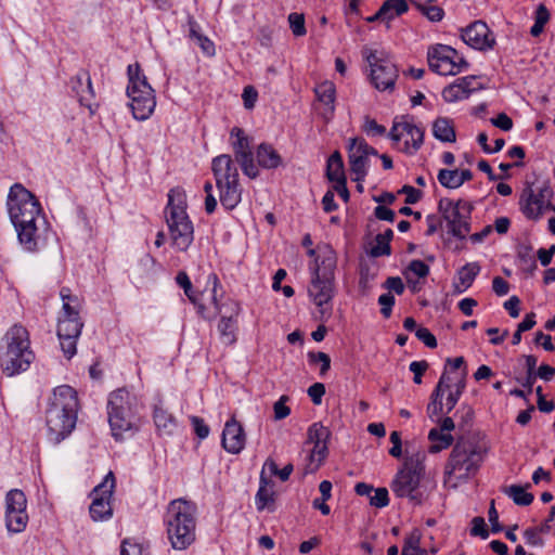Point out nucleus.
Wrapping results in <instances>:
<instances>
[{
    "label": "nucleus",
    "mask_w": 555,
    "mask_h": 555,
    "mask_svg": "<svg viewBox=\"0 0 555 555\" xmlns=\"http://www.w3.org/2000/svg\"><path fill=\"white\" fill-rule=\"evenodd\" d=\"M77 406V392L73 387L62 385L54 389L53 400L46 412L49 438L54 443H60L75 428Z\"/></svg>",
    "instance_id": "obj_1"
},
{
    "label": "nucleus",
    "mask_w": 555,
    "mask_h": 555,
    "mask_svg": "<svg viewBox=\"0 0 555 555\" xmlns=\"http://www.w3.org/2000/svg\"><path fill=\"white\" fill-rule=\"evenodd\" d=\"M336 262L335 253L327 248L323 257H317L314 263L310 266L311 282L308 294L319 308L321 320H327L332 314L330 304L335 296Z\"/></svg>",
    "instance_id": "obj_2"
},
{
    "label": "nucleus",
    "mask_w": 555,
    "mask_h": 555,
    "mask_svg": "<svg viewBox=\"0 0 555 555\" xmlns=\"http://www.w3.org/2000/svg\"><path fill=\"white\" fill-rule=\"evenodd\" d=\"M195 505L182 499L169 503L165 514L168 539L175 550H186L196 538Z\"/></svg>",
    "instance_id": "obj_3"
},
{
    "label": "nucleus",
    "mask_w": 555,
    "mask_h": 555,
    "mask_svg": "<svg viewBox=\"0 0 555 555\" xmlns=\"http://www.w3.org/2000/svg\"><path fill=\"white\" fill-rule=\"evenodd\" d=\"M165 214L172 245L178 250L185 251L193 243L194 228L186 214V195L182 189L175 188L169 191Z\"/></svg>",
    "instance_id": "obj_4"
},
{
    "label": "nucleus",
    "mask_w": 555,
    "mask_h": 555,
    "mask_svg": "<svg viewBox=\"0 0 555 555\" xmlns=\"http://www.w3.org/2000/svg\"><path fill=\"white\" fill-rule=\"evenodd\" d=\"M7 352L2 361L3 373L11 377L25 372L35 360L30 349L28 331L20 325H13L5 334Z\"/></svg>",
    "instance_id": "obj_5"
},
{
    "label": "nucleus",
    "mask_w": 555,
    "mask_h": 555,
    "mask_svg": "<svg viewBox=\"0 0 555 555\" xmlns=\"http://www.w3.org/2000/svg\"><path fill=\"white\" fill-rule=\"evenodd\" d=\"M135 398L125 388L111 392L107 402L108 423L116 440L124 439L125 433L131 435L138 430V417L134 412Z\"/></svg>",
    "instance_id": "obj_6"
},
{
    "label": "nucleus",
    "mask_w": 555,
    "mask_h": 555,
    "mask_svg": "<svg viewBox=\"0 0 555 555\" xmlns=\"http://www.w3.org/2000/svg\"><path fill=\"white\" fill-rule=\"evenodd\" d=\"M425 455L421 453L409 456L391 481L390 488L398 498H408L412 503L421 505L425 500L420 491L421 480L425 475Z\"/></svg>",
    "instance_id": "obj_7"
},
{
    "label": "nucleus",
    "mask_w": 555,
    "mask_h": 555,
    "mask_svg": "<svg viewBox=\"0 0 555 555\" xmlns=\"http://www.w3.org/2000/svg\"><path fill=\"white\" fill-rule=\"evenodd\" d=\"M129 83L127 95L130 98L132 115L138 120L147 119L156 106L154 89L142 74L138 63L130 64L127 69Z\"/></svg>",
    "instance_id": "obj_8"
},
{
    "label": "nucleus",
    "mask_w": 555,
    "mask_h": 555,
    "mask_svg": "<svg viewBox=\"0 0 555 555\" xmlns=\"http://www.w3.org/2000/svg\"><path fill=\"white\" fill-rule=\"evenodd\" d=\"M208 283H212V295L211 300L215 305V308L221 314V320L218 324V331L220 333V338L223 344L232 345L235 343V324L236 317L240 313V305L236 301H230L225 305H220L218 301L217 287L219 286V279L215 273L209 274Z\"/></svg>",
    "instance_id": "obj_9"
},
{
    "label": "nucleus",
    "mask_w": 555,
    "mask_h": 555,
    "mask_svg": "<svg viewBox=\"0 0 555 555\" xmlns=\"http://www.w3.org/2000/svg\"><path fill=\"white\" fill-rule=\"evenodd\" d=\"M115 488V477L109 472L104 480L98 485L90 496L92 498L89 513L94 521H103L109 519L113 515V508L111 505V499Z\"/></svg>",
    "instance_id": "obj_10"
},
{
    "label": "nucleus",
    "mask_w": 555,
    "mask_h": 555,
    "mask_svg": "<svg viewBox=\"0 0 555 555\" xmlns=\"http://www.w3.org/2000/svg\"><path fill=\"white\" fill-rule=\"evenodd\" d=\"M477 455L475 448H468L461 442L455 443L446 464L444 475L450 477L459 473V478H467L478 469L479 465L475 460Z\"/></svg>",
    "instance_id": "obj_11"
},
{
    "label": "nucleus",
    "mask_w": 555,
    "mask_h": 555,
    "mask_svg": "<svg viewBox=\"0 0 555 555\" xmlns=\"http://www.w3.org/2000/svg\"><path fill=\"white\" fill-rule=\"evenodd\" d=\"M230 134L231 139L235 138L231 142V145L236 163L240 164L244 175L250 179H256L259 176V170L254 160L249 138L245 134L244 130L238 127L232 128Z\"/></svg>",
    "instance_id": "obj_12"
},
{
    "label": "nucleus",
    "mask_w": 555,
    "mask_h": 555,
    "mask_svg": "<svg viewBox=\"0 0 555 555\" xmlns=\"http://www.w3.org/2000/svg\"><path fill=\"white\" fill-rule=\"evenodd\" d=\"M41 205L33 210L25 209V214L18 217V222H12L17 233V240L23 248L27 251H36L38 249V227L37 220L41 214Z\"/></svg>",
    "instance_id": "obj_13"
},
{
    "label": "nucleus",
    "mask_w": 555,
    "mask_h": 555,
    "mask_svg": "<svg viewBox=\"0 0 555 555\" xmlns=\"http://www.w3.org/2000/svg\"><path fill=\"white\" fill-rule=\"evenodd\" d=\"M457 51L446 44L437 43L430 46L427 51V62L429 69L442 76L456 75L459 68L455 67Z\"/></svg>",
    "instance_id": "obj_14"
},
{
    "label": "nucleus",
    "mask_w": 555,
    "mask_h": 555,
    "mask_svg": "<svg viewBox=\"0 0 555 555\" xmlns=\"http://www.w3.org/2000/svg\"><path fill=\"white\" fill-rule=\"evenodd\" d=\"M39 205L40 203L36 196L21 183H15L11 186L7 199L11 222H18V217L25 214V209L33 210L35 207H39Z\"/></svg>",
    "instance_id": "obj_15"
},
{
    "label": "nucleus",
    "mask_w": 555,
    "mask_h": 555,
    "mask_svg": "<svg viewBox=\"0 0 555 555\" xmlns=\"http://www.w3.org/2000/svg\"><path fill=\"white\" fill-rule=\"evenodd\" d=\"M461 31L462 40L476 50L486 51L495 44L492 31L482 21H475Z\"/></svg>",
    "instance_id": "obj_16"
},
{
    "label": "nucleus",
    "mask_w": 555,
    "mask_h": 555,
    "mask_svg": "<svg viewBox=\"0 0 555 555\" xmlns=\"http://www.w3.org/2000/svg\"><path fill=\"white\" fill-rule=\"evenodd\" d=\"M525 196L526 205L521 207L524 215L529 219H539L544 212V203L553 196V190L548 182H544L537 194L531 189L525 190L521 199Z\"/></svg>",
    "instance_id": "obj_17"
},
{
    "label": "nucleus",
    "mask_w": 555,
    "mask_h": 555,
    "mask_svg": "<svg viewBox=\"0 0 555 555\" xmlns=\"http://www.w3.org/2000/svg\"><path fill=\"white\" fill-rule=\"evenodd\" d=\"M246 435L243 426L232 416L224 425L221 444L231 454H238L245 447Z\"/></svg>",
    "instance_id": "obj_18"
},
{
    "label": "nucleus",
    "mask_w": 555,
    "mask_h": 555,
    "mask_svg": "<svg viewBox=\"0 0 555 555\" xmlns=\"http://www.w3.org/2000/svg\"><path fill=\"white\" fill-rule=\"evenodd\" d=\"M211 170L216 184L221 185L225 182H238L237 167L229 154L216 156L211 162Z\"/></svg>",
    "instance_id": "obj_19"
},
{
    "label": "nucleus",
    "mask_w": 555,
    "mask_h": 555,
    "mask_svg": "<svg viewBox=\"0 0 555 555\" xmlns=\"http://www.w3.org/2000/svg\"><path fill=\"white\" fill-rule=\"evenodd\" d=\"M63 311L64 315L57 324V337L80 336L83 323L78 311L69 302H63Z\"/></svg>",
    "instance_id": "obj_20"
},
{
    "label": "nucleus",
    "mask_w": 555,
    "mask_h": 555,
    "mask_svg": "<svg viewBox=\"0 0 555 555\" xmlns=\"http://www.w3.org/2000/svg\"><path fill=\"white\" fill-rule=\"evenodd\" d=\"M398 78V69L390 61H382L378 67L371 70V80L378 90H391Z\"/></svg>",
    "instance_id": "obj_21"
},
{
    "label": "nucleus",
    "mask_w": 555,
    "mask_h": 555,
    "mask_svg": "<svg viewBox=\"0 0 555 555\" xmlns=\"http://www.w3.org/2000/svg\"><path fill=\"white\" fill-rule=\"evenodd\" d=\"M255 504L258 512L264 509L269 512L275 511L274 482L268 478L263 472L260 474L259 489L255 496Z\"/></svg>",
    "instance_id": "obj_22"
},
{
    "label": "nucleus",
    "mask_w": 555,
    "mask_h": 555,
    "mask_svg": "<svg viewBox=\"0 0 555 555\" xmlns=\"http://www.w3.org/2000/svg\"><path fill=\"white\" fill-rule=\"evenodd\" d=\"M356 141H358V138L350 139L348 157L350 170L356 175L354 180L360 182L363 181L367 175L369 157L365 153L361 152L360 144Z\"/></svg>",
    "instance_id": "obj_23"
},
{
    "label": "nucleus",
    "mask_w": 555,
    "mask_h": 555,
    "mask_svg": "<svg viewBox=\"0 0 555 555\" xmlns=\"http://www.w3.org/2000/svg\"><path fill=\"white\" fill-rule=\"evenodd\" d=\"M72 90L78 96L81 105L91 109V100L94 98V90L88 72L80 70L70 81Z\"/></svg>",
    "instance_id": "obj_24"
},
{
    "label": "nucleus",
    "mask_w": 555,
    "mask_h": 555,
    "mask_svg": "<svg viewBox=\"0 0 555 555\" xmlns=\"http://www.w3.org/2000/svg\"><path fill=\"white\" fill-rule=\"evenodd\" d=\"M408 10L409 5L405 0H386L374 15L366 17V22H389L393 20L396 16H400L406 13Z\"/></svg>",
    "instance_id": "obj_25"
},
{
    "label": "nucleus",
    "mask_w": 555,
    "mask_h": 555,
    "mask_svg": "<svg viewBox=\"0 0 555 555\" xmlns=\"http://www.w3.org/2000/svg\"><path fill=\"white\" fill-rule=\"evenodd\" d=\"M219 190V199L225 210H233L242 199V188L240 182H225L216 184Z\"/></svg>",
    "instance_id": "obj_26"
},
{
    "label": "nucleus",
    "mask_w": 555,
    "mask_h": 555,
    "mask_svg": "<svg viewBox=\"0 0 555 555\" xmlns=\"http://www.w3.org/2000/svg\"><path fill=\"white\" fill-rule=\"evenodd\" d=\"M257 163L266 169H275L282 164L281 155L269 143H261L256 151Z\"/></svg>",
    "instance_id": "obj_27"
},
{
    "label": "nucleus",
    "mask_w": 555,
    "mask_h": 555,
    "mask_svg": "<svg viewBox=\"0 0 555 555\" xmlns=\"http://www.w3.org/2000/svg\"><path fill=\"white\" fill-rule=\"evenodd\" d=\"M403 131L411 137L412 142L405 141L401 151L406 155H413L424 143V129L408 120V124H403Z\"/></svg>",
    "instance_id": "obj_28"
},
{
    "label": "nucleus",
    "mask_w": 555,
    "mask_h": 555,
    "mask_svg": "<svg viewBox=\"0 0 555 555\" xmlns=\"http://www.w3.org/2000/svg\"><path fill=\"white\" fill-rule=\"evenodd\" d=\"M433 135L441 142H455L456 133L452 120L447 117H438L433 124Z\"/></svg>",
    "instance_id": "obj_29"
},
{
    "label": "nucleus",
    "mask_w": 555,
    "mask_h": 555,
    "mask_svg": "<svg viewBox=\"0 0 555 555\" xmlns=\"http://www.w3.org/2000/svg\"><path fill=\"white\" fill-rule=\"evenodd\" d=\"M529 488H531V483H526L525 486L512 485L505 487L503 492L511 498L516 505L528 506L534 500L533 494L527 491Z\"/></svg>",
    "instance_id": "obj_30"
},
{
    "label": "nucleus",
    "mask_w": 555,
    "mask_h": 555,
    "mask_svg": "<svg viewBox=\"0 0 555 555\" xmlns=\"http://www.w3.org/2000/svg\"><path fill=\"white\" fill-rule=\"evenodd\" d=\"M315 95L320 102L327 106L328 114L335 111L336 88L332 81L325 80L314 88Z\"/></svg>",
    "instance_id": "obj_31"
},
{
    "label": "nucleus",
    "mask_w": 555,
    "mask_h": 555,
    "mask_svg": "<svg viewBox=\"0 0 555 555\" xmlns=\"http://www.w3.org/2000/svg\"><path fill=\"white\" fill-rule=\"evenodd\" d=\"M153 418L155 426L164 435H171L176 428V418L162 406L154 408Z\"/></svg>",
    "instance_id": "obj_32"
},
{
    "label": "nucleus",
    "mask_w": 555,
    "mask_h": 555,
    "mask_svg": "<svg viewBox=\"0 0 555 555\" xmlns=\"http://www.w3.org/2000/svg\"><path fill=\"white\" fill-rule=\"evenodd\" d=\"M326 177L331 182L347 180L344 171V162L340 153L335 151L326 163Z\"/></svg>",
    "instance_id": "obj_33"
},
{
    "label": "nucleus",
    "mask_w": 555,
    "mask_h": 555,
    "mask_svg": "<svg viewBox=\"0 0 555 555\" xmlns=\"http://www.w3.org/2000/svg\"><path fill=\"white\" fill-rule=\"evenodd\" d=\"M428 439L434 442L429 447L430 453H438L452 446L454 438L451 434H444L438 428H431L428 434Z\"/></svg>",
    "instance_id": "obj_34"
},
{
    "label": "nucleus",
    "mask_w": 555,
    "mask_h": 555,
    "mask_svg": "<svg viewBox=\"0 0 555 555\" xmlns=\"http://www.w3.org/2000/svg\"><path fill=\"white\" fill-rule=\"evenodd\" d=\"M473 208L474 207L469 202L459 199L456 202V206L453 209V211L451 214H448V216H446V221L448 223V227L460 223L463 220L470 219Z\"/></svg>",
    "instance_id": "obj_35"
},
{
    "label": "nucleus",
    "mask_w": 555,
    "mask_h": 555,
    "mask_svg": "<svg viewBox=\"0 0 555 555\" xmlns=\"http://www.w3.org/2000/svg\"><path fill=\"white\" fill-rule=\"evenodd\" d=\"M359 275V288L363 295H366L372 287V282L377 275V270L371 263L361 261Z\"/></svg>",
    "instance_id": "obj_36"
},
{
    "label": "nucleus",
    "mask_w": 555,
    "mask_h": 555,
    "mask_svg": "<svg viewBox=\"0 0 555 555\" xmlns=\"http://www.w3.org/2000/svg\"><path fill=\"white\" fill-rule=\"evenodd\" d=\"M27 505L26 495L22 490L12 489L5 496V513L25 511Z\"/></svg>",
    "instance_id": "obj_37"
},
{
    "label": "nucleus",
    "mask_w": 555,
    "mask_h": 555,
    "mask_svg": "<svg viewBox=\"0 0 555 555\" xmlns=\"http://www.w3.org/2000/svg\"><path fill=\"white\" fill-rule=\"evenodd\" d=\"M480 269L481 268L478 262H469L464 264L457 271L459 280L463 286L462 289H459V293H462L472 286L474 280L479 274Z\"/></svg>",
    "instance_id": "obj_38"
},
{
    "label": "nucleus",
    "mask_w": 555,
    "mask_h": 555,
    "mask_svg": "<svg viewBox=\"0 0 555 555\" xmlns=\"http://www.w3.org/2000/svg\"><path fill=\"white\" fill-rule=\"evenodd\" d=\"M331 436L332 433L327 427L323 426L321 423H313L308 428L307 442L313 443V446L328 443Z\"/></svg>",
    "instance_id": "obj_39"
},
{
    "label": "nucleus",
    "mask_w": 555,
    "mask_h": 555,
    "mask_svg": "<svg viewBox=\"0 0 555 555\" xmlns=\"http://www.w3.org/2000/svg\"><path fill=\"white\" fill-rule=\"evenodd\" d=\"M28 521V515L25 511L5 513V525L10 532L20 533L24 531Z\"/></svg>",
    "instance_id": "obj_40"
},
{
    "label": "nucleus",
    "mask_w": 555,
    "mask_h": 555,
    "mask_svg": "<svg viewBox=\"0 0 555 555\" xmlns=\"http://www.w3.org/2000/svg\"><path fill=\"white\" fill-rule=\"evenodd\" d=\"M415 8L430 22L438 23L444 17V10L437 5H427L414 0H411Z\"/></svg>",
    "instance_id": "obj_41"
},
{
    "label": "nucleus",
    "mask_w": 555,
    "mask_h": 555,
    "mask_svg": "<svg viewBox=\"0 0 555 555\" xmlns=\"http://www.w3.org/2000/svg\"><path fill=\"white\" fill-rule=\"evenodd\" d=\"M465 376L466 372L464 371L462 377L455 384V389L449 392L446 402L447 413H450L455 408L462 393L464 392L466 387Z\"/></svg>",
    "instance_id": "obj_42"
},
{
    "label": "nucleus",
    "mask_w": 555,
    "mask_h": 555,
    "mask_svg": "<svg viewBox=\"0 0 555 555\" xmlns=\"http://www.w3.org/2000/svg\"><path fill=\"white\" fill-rule=\"evenodd\" d=\"M437 179L446 189H457L462 185L459 183V169H440Z\"/></svg>",
    "instance_id": "obj_43"
},
{
    "label": "nucleus",
    "mask_w": 555,
    "mask_h": 555,
    "mask_svg": "<svg viewBox=\"0 0 555 555\" xmlns=\"http://www.w3.org/2000/svg\"><path fill=\"white\" fill-rule=\"evenodd\" d=\"M443 393L439 389H434L430 395L429 403L427 404V414L430 420L439 416L443 412Z\"/></svg>",
    "instance_id": "obj_44"
},
{
    "label": "nucleus",
    "mask_w": 555,
    "mask_h": 555,
    "mask_svg": "<svg viewBox=\"0 0 555 555\" xmlns=\"http://www.w3.org/2000/svg\"><path fill=\"white\" fill-rule=\"evenodd\" d=\"M442 98L446 102L453 103L463 99H467V91L461 88V86L454 81L447 86L442 90Z\"/></svg>",
    "instance_id": "obj_45"
},
{
    "label": "nucleus",
    "mask_w": 555,
    "mask_h": 555,
    "mask_svg": "<svg viewBox=\"0 0 555 555\" xmlns=\"http://www.w3.org/2000/svg\"><path fill=\"white\" fill-rule=\"evenodd\" d=\"M378 238L384 241L386 244H384L383 250H376V249H370L369 254L373 258H378L382 256H389L391 255V246L390 242L393 237V231L391 229H387L384 233L377 234Z\"/></svg>",
    "instance_id": "obj_46"
},
{
    "label": "nucleus",
    "mask_w": 555,
    "mask_h": 555,
    "mask_svg": "<svg viewBox=\"0 0 555 555\" xmlns=\"http://www.w3.org/2000/svg\"><path fill=\"white\" fill-rule=\"evenodd\" d=\"M176 282L177 284L183 288L184 291V294L186 295V297L193 302L196 305V301H197V297L196 295L194 294L193 292V285L191 283V280L189 278V275L186 274V272L184 271H180L177 276H176Z\"/></svg>",
    "instance_id": "obj_47"
},
{
    "label": "nucleus",
    "mask_w": 555,
    "mask_h": 555,
    "mask_svg": "<svg viewBox=\"0 0 555 555\" xmlns=\"http://www.w3.org/2000/svg\"><path fill=\"white\" fill-rule=\"evenodd\" d=\"M288 23H289V27H291L293 34L296 37H301V36L306 35L307 30H306V26H305L304 14L296 13V12L291 13L288 15Z\"/></svg>",
    "instance_id": "obj_48"
},
{
    "label": "nucleus",
    "mask_w": 555,
    "mask_h": 555,
    "mask_svg": "<svg viewBox=\"0 0 555 555\" xmlns=\"http://www.w3.org/2000/svg\"><path fill=\"white\" fill-rule=\"evenodd\" d=\"M362 130L370 137H383L386 134V128L367 115L364 116Z\"/></svg>",
    "instance_id": "obj_49"
},
{
    "label": "nucleus",
    "mask_w": 555,
    "mask_h": 555,
    "mask_svg": "<svg viewBox=\"0 0 555 555\" xmlns=\"http://www.w3.org/2000/svg\"><path fill=\"white\" fill-rule=\"evenodd\" d=\"M308 359H309V362L310 363H321V369H320V375H325L327 373V371L331 369V358L328 354H326L325 352H322V351H318V352H313V351H310L308 353Z\"/></svg>",
    "instance_id": "obj_50"
},
{
    "label": "nucleus",
    "mask_w": 555,
    "mask_h": 555,
    "mask_svg": "<svg viewBox=\"0 0 555 555\" xmlns=\"http://www.w3.org/2000/svg\"><path fill=\"white\" fill-rule=\"evenodd\" d=\"M422 539V533L418 529H414L404 540V545L402 548V553L409 550H412L416 552V554H420L422 551H425L424 548L420 547Z\"/></svg>",
    "instance_id": "obj_51"
},
{
    "label": "nucleus",
    "mask_w": 555,
    "mask_h": 555,
    "mask_svg": "<svg viewBox=\"0 0 555 555\" xmlns=\"http://www.w3.org/2000/svg\"><path fill=\"white\" fill-rule=\"evenodd\" d=\"M408 117L409 116H401V120H399V117H396L392 121V126L390 128V131L388 132V138L393 141L395 143H399L404 131H403V124H408Z\"/></svg>",
    "instance_id": "obj_52"
},
{
    "label": "nucleus",
    "mask_w": 555,
    "mask_h": 555,
    "mask_svg": "<svg viewBox=\"0 0 555 555\" xmlns=\"http://www.w3.org/2000/svg\"><path fill=\"white\" fill-rule=\"evenodd\" d=\"M395 302V296L388 292L382 294L378 297V304L380 305V313L385 319L390 318Z\"/></svg>",
    "instance_id": "obj_53"
},
{
    "label": "nucleus",
    "mask_w": 555,
    "mask_h": 555,
    "mask_svg": "<svg viewBox=\"0 0 555 555\" xmlns=\"http://www.w3.org/2000/svg\"><path fill=\"white\" fill-rule=\"evenodd\" d=\"M374 495L370 496V504L377 508L386 507L389 504L388 490L386 488H377Z\"/></svg>",
    "instance_id": "obj_54"
},
{
    "label": "nucleus",
    "mask_w": 555,
    "mask_h": 555,
    "mask_svg": "<svg viewBox=\"0 0 555 555\" xmlns=\"http://www.w3.org/2000/svg\"><path fill=\"white\" fill-rule=\"evenodd\" d=\"M383 288L387 289L388 293L402 295L404 293L405 286L400 276H389L382 285Z\"/></svg>",
    "instance_id": "obj_55"
},
{
    "label": "nucleus",
    "mask_w": 555,
    "mask_h": 555,
    "mask_svg": "<svg viewBox=\"0 0 555 555\" xmlns=\"http://www.w3.org/2000/svg\"><path fill=\"white\" fill-rule=\"evenodd\" d=\"M289 398L283 395L273 405L274 420L281 421L291 414V409L286 405Z\"/></svg>",
    "instance_id": "obj_56"
},
{
    "label": "nucleus",
    "mask_w": 555,
    "mask_h": 555,
    "mask_svg": "<svg viewBox=\"0 0 555 555\" xmlns=\"http://www.w3.org/2000/svg\"><path fill=\"white\" fill-rule=\"evenodd\" d=\"M79 336L59 337L62 351L67 359H72L76 352V341Z\"/></svg>",
    "instance_id": "obj_57"
},
{
    "label": "nucleus",
    "mask_w": 555,
    "mask_h": 555,
    "mask_svg": "<svg viewBox=\"0 0 555 555\" xmlns=\"http://www.w3.org/2000/svg\"><path fill=\"white\" fill-rule=\"evenodd\" d=\"M415 336L420 339L426 347L436 348L437 339L435 335L426 327L420 326L415 331Z\"/></svg>",
    "instance_id": "obj_58"
},
{
    "label": "nucleus",
    "mask_w": 555,
    "mask_h": 555,
    "mask_svg": "<svg viewBox=\"0 0 555 555\" xmlns=\"http://www.w3.org/2000/svg\"><path fill=\"white\" fill-rule=\"evenodd\" d=\"M472 525L473 526L470 528V535L480 537L481 539H487L489 537V531L482 517H474L472 520Z\"/></svg>",
    "instance_id": "obj_59"
},
{
    "label": "nucleus",
    "mask_w": 555,
    "mask_h": 555,
    "mask_svg": "<svg viewBox=\"0 0 555 555\" xmlns=\"http://www.w3.org/2000/svg\"><path fill=\"white\" fill-rule=\"evenodd\" d=\"M398 194H405V204L413 205L416 204L423 196V192L421 190L415 189L412 185L405 184L399 191Z\"/></svg>",
    "instance_id": "obj_60"
},
{
    "label": "nucleus",
    "mask_w": 555,
    "mask_h": 555,
    "mask_svg": "<svg viewBox=\"0 0 555 555\" xmlns=\"http://www.w3.org/2000/svg\"><path fill=\"white\" fill-rule=\"evenodd\" d=\"M449 228V233L459 240H465L470 231V219L463 220L460 223L453 224Z\"/></svg>",
    "instance_id": "obj_61"
},
{
    "label": "nucleus",
    "mask_w": 555,
    "mask_h": 555,
    "mask_svg": "<svg viewBox=\"0 0 555 555\" xmlns=\"http://www.w3.org/2000/svg\"><path fill=\"white\" fill-rule=\"evenodd\" d=\"M190 421H191V424L193 426V429H194L196 436L199 439H205L208 437L210 429L202 417L191 416Z\"/></svg>",
    "instance_id": "obj_62"
},
{
    "label": "nucleus",
    "mask_w": 555,
    "mask_h": 555,
    "mask_svg": "<svg viewBox=\"0 0 555 555\" xmlns=\"http://www.w3.org/2000/svg\"><path fill=\"white\" fill-rule=\"evenodd\" d=\"M406 271L424 279L429 274V267L424 261L414 259L409 263Z\"/></svg>",
    "instance_id": "obj_63"
},
{
    "label": "nucleus",
    "mask_w": 555,
    "mask_h": 555,
    "mask_svg": "<svg viewBox=\"0 0 555 555\" xmlns=\"http://www.w3.org/2000/svg\"><path fill=\"white\" fill-rule=\"evenodd\" d=\"M524 538L526 539V543L532 547H542L544 545V540L540 537V533L534 527L527 528L524 531Z\"/></svg>",
    "instance_id": "obj_64"
}]
</instances>
